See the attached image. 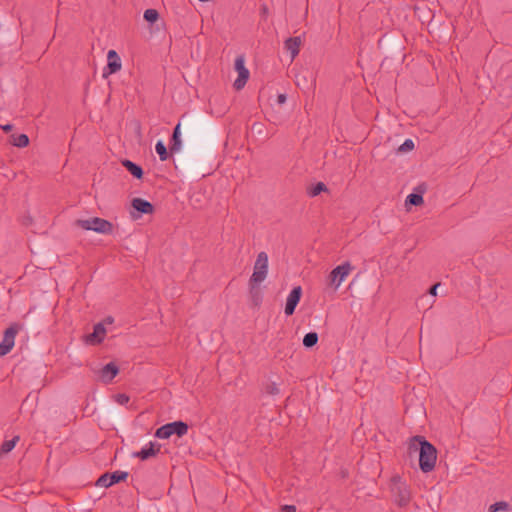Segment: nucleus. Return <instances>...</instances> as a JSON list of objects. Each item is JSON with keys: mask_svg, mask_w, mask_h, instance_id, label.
I'll list each match as a JSON object with an SVG mask.
<instances>
[{"mask_svg": "<svg viewBox=\"0 0 512 512\" xmlns=\"http://www.w3.org/2000/svg\"><path fill=\"white\" fill-rule=\"evenodd\" d=\"M415 441H419L420 444V469L424 473H429L435 468L437 460V451L431 443H429L423 438L415 437Z\"/></svg>", "mask_w": 512, "mask_h": 512, "instance_id": "nucleus-1", "label": "nucleus"}, {"mask_svg": "<svg viewBox=\"0 0 512 512\" xmlns=\"http://www.w3.org/2000/svg\"><path fill=\"white\" fill-rule=\"evenodd\" d=\"M268 275V255L266 252L258 253L254 266L253 273L249 280V285L254 288L261 284Z\"/></svg>", "mask_w": 512, "mask_h": 512, "instance_id": "nucleus-2", "label": "nucleus"}, {"mask_svg": "<svg viewBox=\"0 0 512 512\" xmlns=\"http://www.w3.org/2000/svg\"><path fill=\"white\" fill-rule=\"evenodd\" d=\"M76 224L84 230H92L101 234H111L113 231L112 223L99 217L79 219Z\"/></svg>", "mask_w": 512, "mask_h": 512, "instance_id": "nucleus-3", "label": "nucleus"}, {"mask_svg": "<svg viewBox=\"0 0 512 512\" xmlns=\"http://www.w3.org/2000/svg\"><path fill=\"white\" fill-rule=\"evenodd\" d=\"M188 432V425L183 421H174L171 423H167L160 428H158L155 432V436L159 439H168L172 435H177L182 437L186 435Z\"/></svg>", "mask_w": 512, "mask_h": 512, "instance_id": "nucleus-4", "label": "nucleus"}, {"mask_svg": "<svg viewBox=\"0 0 512 512\" xmlns=\"http://www.w3.org/2000/svg\"><path fill=\"white\" fill-rule=\"evenodd\" d=\"M235 70L238 77L235 79L233 86L236 90H241L246 85L250 76L249 70L245 67L244 56L240 55L235 59Z\"/></svg>", "mask_w": 512, "mask_h": 512, "instance_id": "nucleus-5", "label": "nucleus"}, {"mask_svg": "<svg viewBox=\"0 0 512 512\" xmlns=\"http://www.w3.org/2000/svg\"><path fill=\"white\" fill-rule=\"evenodd\" d=\"M352 271V265L350 262H344L343 264L335 267L329 275L330 283L337 289L342 282L346 279V277Z\"/></svg>", "mask_w": 512, "mask_h": 512, "instance_id": "nucleus-6", "label": "nucleus"}, {"mask_svg": "<svg viewBox=\"0 0 512 512\" xmlns=\"http://www.w3.org/2000/svg\"><path fill=\"white\" fill-rule=\"evenodd\" d=\"M17 333V325H11L9 328L5 330L3 339L0 343V356L7 355L13 349Z\"/></svg>", "mask_w": 512, "mask_h": 512, "instance_id": "nucleus-7", "label": "nucleus"}, {"mask_svg": "<svg viewBox=\"0 0 512 512\" xmlns=\"http://www.w3.org/2000/svg\"><path fill=\"white\" fill-rule=\"evenodd\" d=\"M127 477L128 473L123 471L105 473L98 478L96 485L101 487H110L113 484L126 480Z\"/></svg>", "mask_w": 512, "mask_h": 512, "instance_id": "nucleus-8", "label": "nucleus"}, {"mask_svg": "<svg viewBox=\"0 0 512 512\" xmlns=\"http://www.w3.org/2000/svg\"><path fill=\"white\" fill-rule=\"evenodd\" d=\"M302 296L301 286L294 287L286 298L285 314L291 316L295 312V308L298 305Z\"/></svg>", "mask_w": 512, "mask_h": 512, "instance_id": "nucleus-9", "label": "nucleus"}, {"mask_svg": "<svg viewBox=\"0 0 512 512\" xmlns=\"http://www.w3.org/2000/svg\"><path fill=\"white\" fill-rule=\"evenodd\" d=\"M107 334L104 323H97L93 332L85 336V342L90 345H98L103 342Z\"/></svg>", "mask_w": 512, "mask_h": 512, "instance_id": "nucleus-10", "label": "nucleus"}, {"mask_svg": "<svg viewBox=\"0 0 512 512\" xmlns=\"http://www.w3.org/2000/svg\"><path fill=\"white\" fill-rule=\"evenodd\" d=\"M131 205L138 212V214L131 213L134 219H138L141 214H152L154 211L153 205L142 198H134Z\"/></svg>", "mask_w": 512, "mask_h": 512, "instance_id": "nucleus-11", "label": "nucleus"}, {"mask_svg": "<svg viewBox=\"0 0 512 512\" xmlns=\"http://www.w3.org/2000/svg\"><path fill=\"white\" fill-rule=\"evenodd\" d=\"M160 452V445L149 442L144 447L141 448L140 451L133 453V457L139 458L141 460H147L151 457L156 456Z\"/></svg>", "mask_w": 512, "mask_h": 512, "instance_id": "nucleus-12", "label": "nucleus"}, {"mask_svg": "<svg viewBox=\"0 0 512 512\" xmlns=\"http://www.w3.org/2000/svg\"><path fill=\"white\" fill-rule=\"evenodd\" d=\"M302 39L299 36L290 37L284 42V48L291 54V62L298 56Z\"/></svg>", "mask_w": 512, "mask_h": 512, "instance_id": "nucleus-13", "label": "nucleus"}, {"mask_svg": "<svg viewBox=\"0 0 512 512\" xmlns=\"http://www.w3.org/2000/svg\"><path fill=\"white\" fill-rule=\"evenodd\" d=\"M107 60H108V63H107L106 69L108 70V74H114L121 69V67H122L121 59L115 50L108 51Z\"/></svg>", "mask_w": 512, "mask_h": 512, "instance_id": "nucleus-14", "label": "nucleus"}, {"mask_svg": "<svg viewBox=\"0 0 512 512\" xmlns=\"http://www.w3.org/2000/svg\"><path fill=\"white\" fill-rule=\"evenodd\" d=\"M119 369L114 363L106 364L100 371L101 378L104 382H111L118 374Z\"/></svg>", "mask_w": 512, "mask_h": 512, "instance_id": "nucleus-15", "label": "nucleus"}, {"mask_svg": "<svg viewBox=\"0 0 512 512\" xmlns=\"http://www.w3.org/2000/svg\"><path fill=\"white\" fill-rule=\"evenodd\" d=\"M180 136H181V133H180V123H178L176 125V127L174 128V131H173V134H172V138H171V142H170V151L172 153H176V152H178L181 149L182 142H181Z\"/></svg>", "mask_w": 512, "mask_h": 512, "instance_id": "nucleus-16", "label": "nucleus"}, {"mask_svg": "<svg viewBox=\"0 0 512 512\" xmlns=\"http://www.w3.org/2000/svg\"><path fill=\"white\" fill-rule=\"evenodd\" d=\"M122 164L137 179H140L143 176L142 168L134 162L130 160H124Z\"/></svg>", "mask_w": 512, "mask_h": 512, "instance_id": "nucleus-17", "label": "nucleus"}, {"mask_svg": "<svg viewBox=\"0 0 512 512\" xmlns=\"http://www.w3.org/2000/svg\"><path fill=\"white\" fill-rule=\"evenodd\" d=\"M19 439H20L19 436H14L10 440H5L0 447V452L2 454H7L10 451H12L14 449V447L16 446V444L18 443Z\"/></svg>", "mask_w": 512, "mask_h": 512, "instance_id": "nucleus-18", "label": "nucleus"}, {"mask_svg": "<svg viewBox=\"0 0 512 512\" xmlns=\"http://www.w3.org/2000/svg\"><path fill=\"white\" fill-rule=\"evenodd\" d=\"M11 143L19 148H24L29 144V138L26 134L12 135Z\"/></svg>", "mask_w": 512, "mask_h": 512, "instance_id": "nucleus-19", "label": "nucleus"}, {"mask_svg": "<svg viewBox=\"0 0 512 512\" xmlns=\"http://www.w3.org/2000/svg\"><path fill=\"white\" fill-rule=\"evenodd\" d=\"M325 191H327V186L323 182H318L308 189V195L310 197H315Z\"/></svg>", "mask_w": 512, "mask_h": 512, "instance_id": "nucleus-20", "label": "nucleus"}, {"mask_svg": "<svg viewBox=\"0 0 512 512\" xmlns=\"http://www.w3.org/2000/svg\"><path fill=\"white\" fill-rule=\"evenodd\" d=\"M318 342V334L316 332L307 333L303 338V345L307 348L313 347Z\"/></svg>", "mask_w": 512, "mask_h": 512, "instance_id": "nucleus-21", "label": "nucleus"}, {"mask_svg": "<svg viewBox=\"0 0 512 512\" xmlns=\"http://www.w3.org/2000/svg\"><path fill=\"white\" fill-rule=\"evenodd\" d=\"M156 153L159 155L161 161H166L169 157L165 144L159 140L155 145Z\"/></svg>", "mask_w": 512, "mask_h": 512, "instance_id": "nucleus-22", "label": "nucleus"}, {"mask_svg": "<svg viewBox=\"0 0 512 512\" xmlns=\"http://www.w3.org/2000/svg\"><path fill=\"white\" fill-rule=\"evenodd\" d=\"M510 508L509 504L505 501L496 502L489 506V512L508 511Z\"/></svg>", "mask_w": 512, "mask_h": 512, "instance_id": "nucleus-23", "label": "nucleus"}, {"mask_svg": "<svg viewBox=\"0 0 512 512\" xmlns=\"http://www.w3.org/2000/svg\"><path fill=\"white\" fill-rule=\"evenodd\" d=\"M422 203H423V197L420 194L412 193V194H409L406 198V204L418 206V205H421Z\"/></svg>", "mask_w": 512, "mask_h": 512, "instance_id": "nucleus-24", "label": "nucleus"}, {"mask_svg": "<svg viewBox=\"0 0 512 512\" xmlns=\"http://www.w3.org/2000/svg\"><path fill=\"white\" fill-rule=\"evenodd\" d=\"M158 12L155 9H147L144 12V18L148 22H155L158 19Z\"/></svg>", "mask_w": 512, "mask_h": 512, "instance_id": "nucleus-25", "label": "nucleus"}, {"mask_svg": "<svg viewBox=\"0 0 512 512\" xmlns=\"http://www.w3.org/2000/svg\"><path fill=\"white\" fill-rule=\"evenodd\" d=\"M115 401L120 405H125L129 402L130 398L127 394L120 393L114 396Z\"/></svg>", "mask_w": 512, "mask_h": 512, "instance_id": "nucleus-26", "label": "nucleus"}, {"mask_svg": "<svg viewBox=\"0 0 512 512\" xmlns=\"http://www.w3.org/2000/svg\"><path fill=\"white\" fill-rule=\"evenodd\" d=\"M414 148V142L411 139H406L404 143L401 145L400 150L407 151L412 150Z\"/></svg>", "mask_w": 512, "mask_h": 512, "instance_id": "nucleus-27", "label": "nucleus"}, {"mask_svg": "<svg viewBox=\"0 0 512 512\" xmlns=\"http://www.w3.org/2000/svg\"><path fill=\"white\" fill-rule=\"evenodd\" d=\"M283 512H296V508L293 505H284L282 507Z\"/></svg>", "mask_w": 512, "mask_h": 512, "instance_id": "nucleus-28", "label": "nucleus"}, {"mask_svg": "<svg viewBox=\"0 0 512 512\" xmlns=\"http://www.w3.org/2000/svg\"><path fill=\"white\" fill-rule=\"evenodd\" d=\"M440 286L439 283L433 285L430 290H429V293L432 295V296H436L437 295V289L438 287Z\"/></svg>", "mask_w": 512, "mask_h": 512, "instance_id": "nucleus-29", "label": "nucleus"}, {"mask_svg": "<svg viewBox=\"0 0 512 512\" xmlns=\"http://www.w3.org/2000/svg\"><path fill=\"white\" fill-rule=\"evenodd\" d=\"M277 101H278L279 104H284L286 102V95L279 94L278 97H277Z\"/></svg>", "mask_w": 512, "mask_h": 512, "instance_id": "nucleus-30", "label": "nucleus"}, {"mask_svg": "<svg viewBox=\"0 0 512 512\" xmlns=\"http://www.w3.org/2000/svg\"><path fill=\"white\" fill-rule=\"evenodd\" d=\"M1 127H2V129H3L4 131H6V132H9V131H11V130H12V125H10V124H6V125H3V126H1Z\"/></svg>", "mask_w": 512, "mask_h": 512, "instance_id": "nucleus-31", "label": "nucleus"}, {"mask_svg": "<svg viewBox=\"0 0 512 512\" xmlns=\"http://www.w3.org/2000/svg\"><path fill=\"white\" fill-rule=\"evenodd\" d=\"M113 321H114V320H113V318L109 316V317H107V318L104 320V323H106V324H112V323H113Z\"/></svg>", "mask_w": 512, "mask_h": 512, "instance_id": "nucleus-32", "label": "nucleus"}]
</instances>
